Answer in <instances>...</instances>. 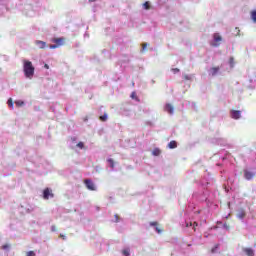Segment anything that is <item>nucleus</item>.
Instances as JSON below:
<instances>
[{
    "mask_svg": "<svg viewBox=\"0 0 256 256\" xmlns=\"http://www.w3.org/2000/svg\"><path fill=\"white\" fill-rule=\"evenodd\" d=\"M244 177H245V179H247V181H251V179H253V177H255V173L248 171V170H244Z\"/></svg>",
    "mask_w": 256,
    "mask_h": 256,
    "instance_id": "423d86ee",
    "label": "nucleus"
},
{
    "mask_svg": "<svg viewBox=\"0 0 256 256\" xmlns=\"http://www.w3.org/2000/svg\"><path fill=\"white\" fill-rule=\"evenodd\" d=\"M77 147H79V149H83V147H85V145L83 144V142H79L77 144Z\"/></svg>",
    "mask_w": 256,
    "mask_h": 256,
    "instance_id": "a878e982",
    "label": "nucleus"
},
{
    "mask_svg": "<svg viewBox=\"0 0 256 256\" xmlns=\"http://www.w3.org/2000/svg\"><path fill=\"white\" fill-rule=\"evenodd\" d=\"M234 59L230 58V65H233Z\"/></svg>",
    "mask_w": 256,
    "mask_h": 256,
    "instance_id": "f704fd0d",
    "label": "nucleus"
},
{
    "mask_svg": "<svg viewBox=\"0 0 256 256\" xmlns=\"http://www.w3.org/2000/svg\"><path fill=\"white\" fill-rule=\"evenodd\" d=\"M115 219H116V220H115L116 223H119V215L116 214V215H115Z\"/></svg>",
    "mask_w": 256,
    "mask_h": 256,
    "instance_id": "473e14b6",
    "label": "nucleus"
},
{
    "mask_svg": "<svg viewBox=\"0 0 256 256\" xmlns=\"http://www.w3.org/2000/svg\"><path fill=\"white\" fill-rule=\"evenodd\" d=\"M172 71L173 73H179V68H173Z\"/></svg>",
    "mask_w": 256,
    "mask_h": 256,
    "instance_id": "2f4dec72",
    "label": "nucleus"
},
{
    "mask_svg": "<svg viewBox=\"0 0 256 256\" xmlns=\"http://www.w3.org/2000/svg\"><path fill=\"white\" fill-rule=\"evenodd\" d=\"M100 121H107V114L100 116Z\"/></svg>",
    "mask_w": 256,
    "mask_h": 256,
    "instance_id": "4be33fe9",
    "label": "nucleus"
},
{
    "mask_svg": "<svg viewBox=\"0 0 256 256\" xmlns=\"http://www.w3.org/2000/svg\"><path fill=\"white\" fill-rule=\"evenodd\" d=\"M2 249L5 251V250H7V249H9V244H4V245H2Z\"/></svg>",
    "mask_w": 256,
    "mask_h": 256,
    "instance_id": "cd10ccee",
    "label": "nucleus"
},
{
    "mask_svg": "<svg viewBox=\"0 0 256 256\" xmlns=\"http://www.w3.org/2000/svg\"><path fill=\"white\" fill-rule=\"evenodd\" d=\"M15 105L16 107H23L25 105V102H23L22 100H17L15 101Z\"/></svg>",
    "mask_w": 256,
    "mask_h": 256,
    "instance_id": "f3484780",
    "label": "nucleus"
},
{
    "mask_svg": "<svg viewBox=\"0 0 256 256\" xmlns=\"http://www.w3.org/2000/svg\"><path fill=\"white\" fill-rule=\"evenodd\" d=\"M147 49V43L142 44V51H145Z\"/></svg>",
    "mask_w": 256,
    "mask_h": 256,
    "instance_id": "c85d7f7f",
    "label": "nucleus"
},
{
    "mask_svg": "<svg viewBox=\"0 0 256 256\" xmlns=\"http://www.w3.org/2000/svg\"><path fill=\"white\" fill-rule=\"evenodd\" d=\"M217 249H219V244H216V245L211 249V253H217Z\"/></svg>",
    "mask_w": 256,
    "mask_h": 256,
    "instance_id": "412c9836",
    "label": "nucleus"
},
{
    "mask_svg": "<svg viewBox=\"0 0 256 256\" xmlns=\"http://www.w3.org/2000/svg\"><path fill=\"white\" fill-rule=\"evenodd\" d=\"M247 214L245 213V210L244 209H240L238 212H237V217L238 219H245V216Z\"/></svg>",
    "mask_w": 256,
    "mask_h": 256,
    "instance_id": "9d476101",
    "label": "nucleus"
},
{
    "mask_svg": "<svg viewBox=\"0 0 256 256\" xmlns=\"http://www.w3.org/2000/svg\"><path fill=\"white\" fill-rule=\"evenodd\" d=\"M150 225H151V227H155V231H157L158 233H163V229H161V228H159V226H157V225H159V223L151 222Z\"/></svg>",
    "mask_w": 256,
    "mask_h": 256,
    "instance_id": "9b49d317",
    "label": "nucleus"
},
{
    "mask_svg": "<svg viewBox=\"0 0 256 256\" xmlns=\"http://www.w3.org/2000/svg\"><path fill=\"white\" fill-rule=\"evenodd\" d=\"M251 19H252V21H253L254 23H256V11H255V10H253V11L251 12Z\"/></svg>",
    "mask_w": 256,
    "mask_h": 256,
    "instance_id": "a211bd4d",
    "label": "nucleus"
},
{
    "mask_svg": "<svg viewBox=\"0 0 256 256\" xmlns=\"http://www.w3.org/2000/svg\"><path fill=\"white\" fill-rule=\"evenodd\" d=\"M213 39V42L210 43L211 47H219V45H221V41H223V37H221L219 33H214Z\"/></svg>",
    "mask_w": 256,
    "mask_h": 256,
    "instance_id": "7ed1b4c3",
    "label": "nucleus"
},
{
    "mask_svg": "<svg viewBox=\"0 0 256 256\" xmlns=\"http://www.w3.org/2000/svg\"><path fill=\"white\" fill-rule=\"evenodd\" d=\"M152 155H154V157H159V155H161V150L159 148H155L152 151Z\"/></svg>",
    "mask_w": 256,
    "mask_h": 256,
    "instance_id": "2eb2a0df",
    "label": "nucleus"
},
{
    "mask_svg": "<svg viewBox=\"0 0 256 256\" xmlns=\"http://www.w3.org/2000/svg\"><path fill=\"white\" fill-rule=\"evenodd\" d=\"M232 119H241V111L239 110H233L231 112Z\"/></svg>",
    "mask_w": 256,
    "mask_h": 256,
    "instance_id": "6e6552de",
    "label": "nucleus"
},
{
    "mask_svg": "<svg viewBox=\"0 0 256 256\" xmlns=\"http://www.w3.org/2000/svg\"><path fill=\"white\" fill-rule=\"evenodd\" d=\"M131 98H132V99H136V98H137V94H135V92H132Z\"/></svg>",
    "mask_w": 256,
    "mask_h": 256,
    "instance_id": "c756f323",
    "label": "nucleus"
},
{
    "mask_svg": "<svg viewBox=\"0 0 256 256\" xmlns=\"http://www.w3.org/2000/svg\"><path fill=\"white\" fill-rule=\"evenodd\" d=\"M59 238L64 239V240L66 239L65 235H63V234H60Z\"/></svg>",
    "mask_w": 256,
    "mask_h": 256,
    "instance_id": "72a5a7b5",
    "label": "nucleus"
},
{
    "mask_svg": "<svg viewBox=\"0 0 256 256\" xmlns=\"http://www.w3.org/2000/svg\"><path fill=\"white\" fill-rule=\"evenodd\" d=\"M36 45H37L38 49H45L47 47V43H45L41 40L36 41Z\"/></svg>",
    "mask_w": 256,
    "mask_h": 256,
    "instance_id": "1a4fd4ad",
    "label": "nucleus"
},
{
    "mask_svg": "<svg viewBox=\"0 0 256 256\" xmlns=\"http://www.w3.org/2000/svg\"><path fill=\"white\" fill-rule=\"evenodd\" d=\"M84 184L86 185V188L89 191H95L96 190L95 183H93V181H91L90 179L84 180Z\"/></svg>",
    "mask_w": 256,
    "mask_h": 256,
    "instance_id": "39448f33",
    "label": "nucleus"
},
{
    "mask_svg": "<svg viewBox=\"0 0 256 256\" xmlns=\"http://www.w3.org/2000/svg\"><path fill=\"white\" fill-rule=\"evenodd\" d=\"M122 254H123L124 256H130V255H131V252L129 251V249H124V250L122 251Z\"/></svg>",
    "mask_w": 256,
    "mask_h": 256,
    "instance_id": "6ab92c4d",
    "label": "nucleus"
},
{
    "mask_svg": "<svg viewBox=\"0 0 256 256\" xmlns=\"http://www.w3.org/2000/svg\"><path fill=\"white\" fill-rule=\"evenodd\" d=\"M51 231H52L53 233H55V231H57V226L52 225V226H51Z\"/></svg>",
    "mask_w": 256,
    "mask_h": 256,
    "instance_id": "bb28decb",
    "label": "nucleus"
},
{
    "mask_svg": "<svg viewBox=\"0 0 256 256\" xmlns=\"http://www.w3.org/2000/svg\"><path fill=\"white\" fill-rule=\"evenodd\" d=\"M107 162L109 163L111 169H115V160H113V158L107 159Z\"/></svg>",
    "mask_w": 256,
    "mask_h": 256,
    "instance_id": "dca6fc26",
    "label": "nucleus"
},
{
    "mask_svg": "<svg viewBox=\"0 0 256 256\" xmlns=\"http://www.w3.org/2000/svg\"><path fill=\"white\" fill-rule=\"evenodd\" d=\"M198 225L199 224L197 222L192 223V227H193L194 231H197V226Z\"/></svg>",
    "mask_w": 256,
    "mask_h": 256,
    "instance_id": "5701e85b",
    "label": "nucleus"
},
{
    "mask_svg": "<svg viewBox=\"0 0 256 256\" xmlns=\"http://www.w3.org/2000/svg\"><path fill=\"white\" fill-rule=\"evenodd\" d=\"M143 7H144V9L149 10V9H151V4H149V2H145L143 4Z\"/></svg>",
    "mask_w": 256,
    "mask_h": 256,
    "instance_id": "aec40b11",
    "label": "nucleus"
},
{
    "mask_svg": "<svg viewBox=\"0 0 256 256\" xmlns=\"http://www.w3.org/2000/svg\"><path fill=\"white\" fill-rule=\"evenodd\" d=\"M164 110H165L167 113H169L170 115H173V113H174V111H175V108L173 107L172 104H169V103H168V104L165 105Z\"/></svg>",
    "mask_w": 256,
    "mask_h": 256,
    "instance_id": "0eeeda50",
    "label": "nucleus"
},
{
    "mask_svg": "<svg viewBox=\"0 0 256 256\" xmlns=\"http://www.w3.org/2000/svg\"><path fill=\"white\" fill-rule=\"evenodd\" d=\"M220 68L219 67H212L210 69V75H212V77H215V75H217V73H219Z\"/></svg>",
    "mask_w": 256,
    "mask_h": 256,
    "instance_id": "f8f14e48",
    "label": "nucleus"
},
{
    "mask_svg": "<svg viewBox=\"0 0 256 256\" xmlns=\"http://www.w3.org/2000/svg\"><path fill=\"white\" fill-rule=\"evenodd\" d=\"M186 227H193V222H190V223L187 222V223H186Z\"/></svg>",
    "mask_w": 256,
    "mask_h": 256,
    "instance_id": "7c9ffc66",
    "label": "nucleus"
},
{
    "mask_svg": "<svg viewBox=\"0 0 256 256\" xmlns=\"http://www.w3.org/2000/svg\"><path fill=\"white\" fill-rule=\"evenodd\" d=\"M55 197V195L53 194V191L50 188H46L43 191V199H53Z\"/></svg>",
    "mask_w": 256,
    "mask_h": 256,
    "instance_id": "20e7f679",
    "label": "nucleus"
},
{
    "mask_svg": "<svg viewBox=\"0 0 256 256\" xmlns=\"http://www.w3.org/2000/svg\"><path fill=\"white\" fill-rule=\"evenodd\" d=\"M52 43H55L53 45H50V49H57L58 47H63L65 45V38H53Z\"/></svg>",
    "mask_w": 256,
    "mask_h": 256,
    "instance_id": "f03ea898",
    "label": "nucleus"
},
{
    "mask_svg": "<svg viewBox=\"0 0 256 256\" xmlns=\"http://www.w3.org/2000/svg\"><path fill=\"white\" fill-rule=\"evenodd\" d=\"M26 256H35V252L34 251H28L26 253Z\"/></svg>",
    "mask_w": 256,
    "mask_h": 256,
    "instance_id": "b1692460",
    "label": "nucleus"
},
{
    "mask_svg": "<svg viewBox=\"0 0 256 256\" xmlns=\"http://www.w3.org/2000/svg\"><path fill=\"white\" fill-rule=\"evenodd\" d=\"M45 69H49V65L45 64L44 65Z\"/></svg>",
    "mask_w": 256,
    "mask_h": 256,
    "instance_id": "c9c22d12",
    "label": "nucleus"
},
{
    "mask_svg": "<svg viewBox=\"0 0 256 256\" xmlns=\"http://www.w3.org/2000/svg\"><path fill=\"white\" fill-rule=\"evenodd\" d=\"M169 149H177V142L175 140H172L168 143Z\"/></svg>",
    "mask_w": 256,
    "mask_h": 256,
    "instance_id": "4468645a",
    "label": "nucleus"
},
{
    "mask_svg": "<svg viewBox=\"0 0 256 256\" xmlns=\"http://www.w3.org/2000/svg\"><path fill=\"white\" fill-rule=\"evenodd\" d=\"M8 106L13 107V99H8Z\"/></svg>",
    "mask_w": 256,
    "mask_h": 256,
    "instance_id": "393cba45",
    "label": "nucleus"
},
{
    "mask_svg": "<svg viewBox=\"0 0 256 256\" xmlns=\"http://www.w3.org/2000/svg\"><path fill=\"white\" fill-rule=\"evenodd\" d=\"M23 71L25 77L28 79H33V75H35V67L33 66V62L29 60H23Z\"/></svg>",
    "mask_w": 256,
    "mask_h": 256,
    "instance_id": "f257e3e1",
    "label": "nucleus"
},
{
    "mask_svg": "<svg viewBox=\"0 0 256 256\" xmlns=\"http://www.w3.org/2000/svg\"><path fill=\"white\" fill-rule=\"evenodd\" d=\"M244 253H246V255H248V256H254L255 255V251H253V249H251V248H245Z\"/></svg>",
    "mask_w": 256,
    "mask_h": 256,
    "instance_id": "ddd939ff",
    "label": "nucleus"
}]
</instances>
